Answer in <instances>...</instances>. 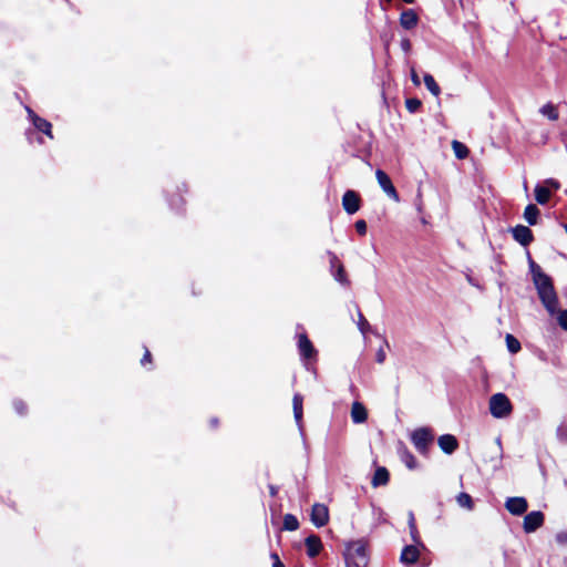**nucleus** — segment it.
<instances>
[{
	"mask_svg": "<svg viewBox=\"0 0 567 567\" xmlns=\"http://www.w3.org/2000/svg\"><path fill=\"white\" fill-rule=\"evenodd\" d=\"M529 268L533 282L537 290L538 297L550 316H555L558 306V297L554 288L553 281L542 268L534 261L529 260Z\"/></svg>",
	"mask_w": 567,
	"mask_h": 567,
	"instance_id": "1",
	"label": "nucleus"
},
{
	"mask_svg": "<svg viewBox=\"0 0 567 567\" xmlns=\"http://www.w3.org/2000/svg\"><path fill=\"white\" fill-rule=\"evenodd\" d=\"M488 408L495 419L507 417L513 411V405L504 393L493 394L489 398Z\"/></svg>",
	"mask_w": 567,
	"mask_h": 567,
	"instance_id": "2",
	"label": "nucleus"
},
{
	"mask_svg": "<svg viewBox=\"0 0 567 567\" xmlns=\"http://www.w3.org/2000/svg\"><path fill=\"white\" fill-rule=\"evenodd\" d=\"M411 440L419 452L425 453L429 444L433 441V434L430 429L420 427L412 433Z\"/></svg>",
	"mask_w": 567,
	"mask_h": 567,
	"instance_id": "3",
	"label": "nucleus"
},
{
	"mask_svg": "<svg viewBox=\"0 0 567 567\" xmlns=\"http://www.w3.org/2000/svg\"><path fill=\"white\" fill-rule=\"evenodd\" d=\"M347 556L349 560H354L357 567L365 566L367 564V548L365 545L355 542L348 546Z\"/></svg>",
	"mask_w": 567,
	"mask_h": 567,
	"instance_id": "4",
	"label": "nucleus"
},
{
	"mask_svg": "<svg viewBox=\"0 0 567 567\" xmlns=\"http://www.w3.org/2000/svg\"><path fill=\"white\" fill-rule=\"evenodd\" d=\"M375 177H377V181H378L380 187L383 189V192L390 198H392L394 202H399L398 192H396L395 187L393 186L389 175L385 172H383L382 169H377Z\"/></svg>",
	"mask_w": 567,
	"mask_h": 567,
	"instance_id": "5",
	"label": "nucleus"
},
{
	"mask_svg": "<svg viewBox=\"0 0 567 567\" xmlns=\"http://www.w3.org/2000/svg\"><path fill=\"white\" fill-rule=\"evenodd\" d=\"M544 524V514L539 511L528 513L524 517L523 528L526 533H533Z\"/></svg>",
	"mask_w": 567,
	"mask_h": 567,
	"instance_id": "6",
	"label": "nucleus"
},
{
	"mask_svg": "<svg viewBox=\"0 0 567 567\" xmlns=\"http://www.w3.org/2000/svg\"><path fill=\"white\" fill-rule=\"evenodd\" d=\"M329 520L328 507L323 504H315L311 509V522L316 527L324 526Z\"/></svg>",
	"mask_w": 567,
	"mask_h": 567,
	"instance_id": "7",
	"label": "nucleus"
},
{
	"mask_svg": "<svg viewBox=\"0 0 567 567\" xmlns=\"http://www.w3.org/2000/svg\"><path fill=\"white\" fill-rule=\"evenodd\" d=\"M505 507L511 514L519 516L527 511L528 504L524 497H508Z\"/></svg>",
	"mask_w": 567,
	"mask_h": 567,
	"instance_id": "8",
	"label": "nucleus"
},
{
	"mask_svg": "<svg viewBox=\"0 0 567 567\" xmlns=\"http://www.w3.org/2000/svg\"><path fill=\"white\" fill-rule=\"evenodd\" d=\"M342 206L344 210L352 215L360 208V198L353 190H347L342 197Z\"/></svg>",
	"mask_w": 567,
	"mask_h": 567,
	"instance_id": "9",
	"label": "nucleus"
},
{
	"mask_svg": "<svg viewBox=\"0 0 567 567\" xmlns=\"http://www.w3.org/2000/svg\"><path fill=\"white\" fill-rule=\"evenodd\" d=\"M27 112H28L29 117L32 121L34 127L38 131L43 132L50 138H53L52 130H51L52 128L51 123L48 122L47 120L38 116L30 107H27Z\"/></svg>",
	"mask_w": 567,
	"mask_h": 567,
	"instance_id": "10",
	"label": "nucleus"
},
{
	"mask_svg": "<svg viewBox=\"0 0 567 567\" xmlns=\"http://www.w3.org/2000/svg\"><path fill=\"white\" fill-rule=\"evenodd\" d=\"M513 237L516 241H518L523 246H527L533 240L532 230L523 225H518L513 228Z\"/></svg>",
	"mask_w": 567,
	"mask_h": 567,
	"instance_id": "11",
	"label": "nucleus"
},
{
	"mask_svg": "<svg viewBox=\"0 0 567 567\" xmlns=\"http://www.w3.org/2000/svg\"><path fill=\"white\" fill-rule=\"evenodd\" d=\"M437 443L440 449L446 454H452L458 446L456 437L451 434L441 435Z\"/></svg>",
	"mask_w": 567,
	"mask_h": 567,
	"instance_id": "12",
	"label": "nucleus"
},
{
	"mask_svg": "<svg viewBox=\"0 0 567 567\" xmlns=\"http://www.w3.org/2000/svg\"><path fill=\"white\" fill-rule=\"evenodd\" d=\"M298 348L301 357L305 359H311L316 355V350L306 334L299 336Z\"/></svg>",
	"mask_w": 567,
	"mask_h": 567,
	"instance_id": "13",
	"label": "nucleus"
},
{
	"mask_svg": "<svg viewBox=\"0 0 567 567\" xmlns=\"http://www.w3.org/2000/svg\"><path fill=\"white\" fill-rule=\"evenodd\" d=\"M306 547H307V554L309 557L313 558L317 555H319L322 543L321 539L316 535H310L305 540Z\"/></svg>",
	"mask_w": 567,
	"mask_h": 567,
	"instance_id": "14",
	"label": "nucleus"
},
{
	"mask_svg": "<svg viewBox=\"0 0 567 567\" xmlns=\"http://www.w3.org/2000/svg\"><path fill=\"white\" fill-rule=\"evenodd\" d=\"M420 551L414 545H408L401 553V561L405 565H412L419 559Z\"/></svg>",
	"mask_w": 567,
	"mask_h": 567,
	"instance_id": "15",
	"label": "nucleus"
},
{
	"mask_svg": "<svg viewBox=\"0 0 567 567\" xmlns=\"http://www.w3.org/2000/svg\"><path fill=\"white\" fill-rule=\"evenodd\" d=\"M417 16L412 9L404 10L400 17L401 25L406 29H413L417 24Z\"/></svg>",
	"mask_w": 567,
	"mask_h": 567,
	"instance_id": "16",
	"label": "nucleus"
},
{
	"mask_svg": "<svg viewBox=\"0 0 567 567\" xmlns=\"http://www.w3.org/2000/svg\"><path fill=\"white\" fill-rule=\"evenodd\" d=\"M368 417L365 408L360 402H353L351 408V419L353 423H363Z\"/></svg>",
	"mask_w": 567,
	"mask_h": 567,
	"instance_id": "17",
	"label": "nucleus"
},
{
	"mask_svg": "<svg viewBox=\"0 0 567 567\" xmlns=\"http://www.w3.org/2000/svg\"><path fill=\"white\" fill-rule=\"evenodd\" d=\"M389 481V472L385 467H379L377 468L373 477H372V485L374 487L385 485Z\"/></svg>",
	"mask_w": 567,
	"mask_h": 567,
	"instance_id": "18",
	"label": "nucleus"
},
{
	"mask_svg": "<svg viewBox=\"0 0 567 567\" xmlns=\"http://www.w3.org/2000/svg\"><path fill=\"white\" fill-rule=\"evenodd\" d=\"M535 198L538 204L545 205L546 203H548L550 198V190L548 189L547 186L537 185L535 187Z\"/></svg>",
	"mask_w": 567,
	"mask_h": 567,
	"instance_id": "19",
	"label": "nucleus"
},
{
	"mask_svg": "<svg viewBox=\"0 0 567 567\" xmlns=\"http://www.w3.org/2000/svg\"><path fill=\"white\" fill-rule=\"evenodd\" d=\"M302 396L300 394H295L292 399L293 405V416L298 425H300L302 420Z\"/></svg>",
	"mask_w": 567,
	"mask_h": 567,
	"instance_id": "20",
	"label": "nucleus"
},
{
	"mask_svg": "<svg viewBox=\"0 0 567 567\" xmlns=\"http://www.w3.org/2000/svg\"><path fill=\"white\" fill-rule=\"evenodd\" d=\"M539 215V209L533 205L529 204L526 206L524 212V218L527 220L529 225H535L537 223V217Z\"/></svg>",
	"mask_w": 567,
	"mask_h": 567,
	"instance_id": "21",
	"label": "nucleus"
},
{
	"mask_svg": "<svg viewBox=\"0 0 567 567\" xmlns=\"http://www.w3.org/2000/svg\"><path fill=\"white\" fill-rule=\"evenodd\" d=\"M539 112L546 116L550 121H557L558 120V111L555 105L551 103H547L543 105L539 110Z\"/></svg>",
	"mask_w": 567,
	"mask_h": 567,
	"instance_id": "22",
	"label": "nucleus"
},
{
	"mask_svg": "<svg viewBox=\"0 0 567 567\" xmlns=\"http://www.w3.org/2000/svg\"><path fill=\"white\" fill-rule=\"evenodd\" d=\"M424 84L426 89L434 95L439 96L441 93V89L439 84L435 82L434 78L431 74L424 75Z\"/></svg>",
	"mask_w": 567,
	"mask_h": 567,
	"instance_id": "23",
	"label": "nucleus"
},
{
	"mask_svg": "<svg viewBox=\"0 0 567 567\" xmlns=\"http://www.w3.org/2000/svg\"><path fill=\"white\" fill-rule=\"evenodd\" d=\"M452 148L454 151L455 156L458 159H464L468 155V148L466 147V145H464L463 143H461L458 141L452 142Z\"/></svg>",
	"mask_w": 567,
	"mask_h": 567,
	"instance_id": "24",
	"label": "nucleus"
},
{
	"mask_svg": "<svg viewBox=\"0 0 567 567\" xmlns=\"http://www.w3.org/2000/svg\"><path fill=\"white\" fill-rule=\"evenodd\" d=\"M299 527L298 519L292 514H286L284 517V528L286 530H296Z\"/></svg>",
	"mask_w": 567,
	"mask_h": 567,
	"instance_id": "25",
	"label": "nucleus"
},
{
	"mask_svg": "<svg viewBox=\"0 0 567 567\" xmlns=\"http://www.w3.org/2000/svg\"><path fill=\"white\" fill-rule=\"evenodd\" d=\"M456 502L463 508L468 511L473 508L472 497L467 493H460L456 497Z\"/></svg>",
	"mask_w": 567,
	"mask_h": 567,
	"instance_id": "26",
	"label": "nucleus"
},
{
	"mask_svg": "<svg viewBox=\"0 0 567 567\" xmlns=\"http://www.w3.org/2000/svg\"><path fill=\"white\" fill-rule=\"evenodd\" d=\"M506 346L511 353H517L520 350L519 341L512 334H506Z\"/></svg>",
	"mask_w": 567,
	"mask_h": 567,
	"instance_id": "27",
	"label": "nucleus"
},
{
	"mask_svg": "<svg viewBox=\"0 0 567 567\" xmlns=\"http://www.w3.org/2000/svg\"><path fill=\"white\" fill-rule=\"evenodd\" d=\"M409 528L413 542L419 543V533L415 525L414 515L412 512L409 513Z\"/></svg>",
	"mask_w": 567,
	"mask_h": 567,
	"instance_id": "28",
	"label": "nucleus"
},
{
	"mask_svg": "<svg viewBox=\"0 0 567 567\" xmlns=\"http://www.w3.org/2000/svg\"><path fill=\"white\" fill-rule=\"evenodd\" d=\"M358 328L363 336H365V333L370 329V323L368 322V320L364 318L360 310L358 311Z\"/></svg>",
	"mask_w": 567,
	"mask_h": 567,
	"instance_id": "29",
	"label": "nucleus"
},
{
	"mask_svg": "<svg viewBox=\"0 0 567 567\" xmlns=\"http://www.w3.org/2000/svg\"><path fill=\"white\" fill-rule=\"evenodd\" d=\"M421 105H422L421 101L417 99H414V97L408 99L405 101V106H406L408 111L411 113L416 112L421 107Z\"/></svg>",
	"mask_w": 567,
	"mask_h": 567,
	"instance_id": "30",
	"label": "nucleus"
},
{
	"mask_svg": "<svg viewBox=\"0 0 567 567\" xmlns=\"http://www.w3.org/2000/svg\"><path fill=\"white\" fill-rule=\"evenodd\" d=\"M557 315V321L558 324L564 329L567 330V310H559L557 308L556 313Z\"/></svg>",
	"mask_w": 567,
	"mask_h": 567,
	"instance_id": "31",
	"label": "nucleus"
},
{
	"mask_svg": "<svg viewBox=\"0 0 567 567\" xmlns=\"http://www.w3.org/2000/svg\"><path fill=\"white\" fill-rule=\"evenodd\" d=\"M334 278H336V280H338L342 285H347L348 284L347 275H346V271H344V268H343L342 265H339V267L337 269V272L334 275Z\"/></svg>",
	"mask_w": 567,
	"mask_h": 567,
	"instance_id": "32",
	"label": "nucleus"
},
{
	"mask_svg": "<svg viewBox=\"0 0 567 567\" xmlns=\"http://www.w3.org/2000/svg\"><path fill=\"white\" fill-rule=\"evenodd\" d=\"M355 226V230L360 234V235H365L367 234V223L363 220V219H359L355 221L354 224Z\"/></svg>",
	"mask_w": 567,
	"mask_h": 567,
	"instance_id": "33",
	"label": "nucleus"
},
{
	"mask_svg": "<svg viewBox=\"0 0 567 567\" xmlns=\"http://www.w3.org/2000/svg\"><path fill=\"white\" fill-rule=\"evenodd\" d=\"M544 186H547L548 189L549 188H553V189H558L560 187L559 183L556 181V179H553V178H548L544 182Z\"/></svg>",
	"mask_w": 567,
	"mask_h": 567,
	"instance_id": "34",
	"label": "nucleus"
},
{
	"mask_svg": "<svg viewBox=\"0 0 567 567\" xmlns=\"http://www.w3.org/2000/svg\"><path fill=\"white\" fill-rule=\"evenodd\" d=\"M271 558L274 560L272 567H285V565L280 561V559H279L277 554L272 553L271 554Z\"/></svg>",
	"mask_w": 567,
	"mask_h": 567,
	"instance_id": "35",
	"label": "nucleus"
},
{
	"mask_svg": "<svg viewBox=\"0 0 567 567\" xmlns=\"http://www.w3.org/2000/svg\"><path fill=\"white\" fill-rule=\"evenodd\" d=\"M385 360V352L384 350L381 348L377 351V361L378 363H383Z\"/></svg>",
	"mask_w": 567,
	"mask_h": 567,
	"instance_id": "36",
	"label": "nucleus"
},
{
	"mask_svg": "<svg viewBox=\"0 0 567 567\" xmlns=\"http://www.w3.org/2000/svg\"><path fill=\"white\" fill-rule=\"evenodd\" d=\"M406 465L409 468H413L414 467V464H415V458L412 454H408L406 455V461H405Z\"/></svg>",
	"mask_w": 567,
	"mask_h": 567,
	"instance_id": "37",
	"label": "nucleus"
},
{
	"mask_svg": "<svg viewBox=\"0 0 567 567\" xmlns=\"http://www.w3.org/2000/svg\"><path fill=\"white\" fill-rule=\"evenodd\" d=\"M14 408L18 411V413H20V414H23L24 409H25L24 403L21 402V401H16L14 402Z\"/></svg>",
	"mask_w": 567,
	"mask_h": 567,
	"instance_id": "38",
	"label": "nucleus"
},
{
	"mask_svg": "<svg viewBox=\"0 0 567 567\" xmlns=\"http://www.w3.org/2000/svg\"><path fill=\"white\" fill-rule=\"evenodd\" d=\"M556 539L560 544H567V533L557 534Z\"/></svg>",
	"mask_w": 567,
	"mask_h": 567,
	"instance_id": "39",
	"label": "nucleus"
},
{
	"mask_svg": "<svg viewBox=\"0 0 567 567\" xmlns=\"http://www.w3.org/2000/svg\"><path fill=\"white\" fill-rule=\"evenodd\" d=\"M411 80L415 85H420V79L414 70L411 72Z\"/></svg>",
	"mask_w": 567,
	"mask_h": 567,
	"instance_id": "40",
	"label": "nucleus"
},
{
	"mask_svg": "<svg viewBox=\"0 0 567 567\" xmlns=\"http://www.w3.org/2000/svg\"><path fill=\"white\" fill-rule=\"evenodd\" d=\"M401 47H402V49H403L404 51H406V52H408V51L410 50V48H411V43H410V41H409L408 39H404V40H402V42H401Z\"/></svg>",
	"mask_w": 567,
	"mask_h": 567,
	"instance_id": "41",
	"label": "nucleus"
},
{
	"mask_svg": "<svg viewBox=\"0 0 567 567\" xmlns=\"http://www.w3.org/2000/svg\"><path fill=\"white\" fill-rule=\"evenodd\" d=\"M150 361H151V352L146 349L143 359L141 360V363L144 365L146 362H150Z\"/></svg>",
	"mask_w": 567,
	"mask_h": 567,
	"instance_id": "42",
	"label": "nucleus"
},
{
	"mask_svg": "<svg viewBox=\"0 0 567 567\" xmlns=\"http://www.w3.org/2000/svg\"><path fill=\"white\" fill-rule=\"evenodd\" d=\"M276 493H277V489L274 486H271L270 487V494L274 496V495H276Z\"/></svg>",
	"mask_w": 567,
	"mask_h": 567,
	"instance_id": "43",
	"label": "nucleus"
},
{
	"mask_svg": "<svg viewBox=\"0 0 567 567\" xmlns=\"http://www.w3.org/2000/svg\"><path fill=\"white\" fill-rule=\"evenodd\" d=\"M405 3H413L414 0H403Z\"/></svg>",
	"mask_w": 567,
	"mask_h": 567,
	"instance_id": "44",
	"label": "nucleus"
},
{
	"mask_svg": "<svg viewBox=\"0 0 567 567\" xmlns=\"http://www.w3.org/2000/svg\"><path fill=\"white\" fill-rule=\"evenodd\" d=\"M566 233H567V225L565 226Z\"/></svg>",
	"mask_w": 567,
	"mask_h": 567,
	"instance_id": "45",
	"label": "nucleus"
}]
</instances>
